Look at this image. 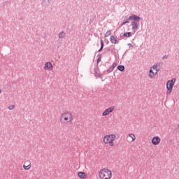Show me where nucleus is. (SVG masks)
Returning a JSON list of instances; mask_svg holds the SVG:
<instances>
[{"label":"nucleus","mask_w":179,"mask_h":179,"mask_svg":"<svg viewBox=\"0 0 179 179\" xmlns=\"http://www.w3.org/2000/svg\"><path fill=\"white\" fill-rule=\"evenodd\" d=\"M59 121L64 125H71L73 122V114L69 111L63 112L60 115Z\"/></svg>","instance_id":"obj_1"},{"label":"nucleus","mask_w":179,"mask_h":179,"mask_svg":"<svg viewBox=\"0 0 179 179\" xmlns=\"http://www.w3.org/2000/svg\"><path fill=\"white\" fill-rule=\"evenodd\" d=\"M98 176L99 179H113V171L107 168H103L99 171Z\"/></svg>","instance_id":"obj_2"},{"label":"nucleus","mask_w":179,"mask_h":179,"mask_svg":"<svg viewBox=\"0 0 179 179\" xmlns=\"http://www.w3.org/2000/svg\"><path fill=\"white\" fill-rule=\"evenodd\" d=\"M115 139H117L115 134H108L103 136V142L105 145L113 147L115 145Z\"/></svg>","instance_id":"obj_3"},{"label":"nucleus","mask_w":179,"mask_h":179,"mask_svg":"<svg viewBox=\"0 0 179 179\" xmlns=\"http://www.w3.org/2000/svg\"><path fill=\"white\" fill-rule=\"evenodd\" d=\"M174 83H176V78L167 81L166 83V94H170L173 91V87H174Z\"/></svg>","instance_id":"obj_4"},{"label":"nucleus","mask_w":179,"mask_h":179,"mask_svg":"<svg viewBox=\"0 0 179 179\" xmlns=\"http://www.w3.org/2000/svg\"><path fill=\"white\" fill-rule=\"evenodd\" d=\"M157 72H159V70H157V66L154 65L150 69L149 78H150V79H153L155 76L157 75Z\"/></svg>","instance_id":"obj_5"},{"label":"nucleus","mask_w":179,"mask_h":179,"mask_svg":"<svg viewBox=\"0 0 179 179\" xmlns=\"http://www.w3.org/2000/svg\"><path fill=\"white\" fill-rule=\"evenodd\" d=\"M43 69L44 71H52V69H54V66H52L51 62H47L43 66Z\"/></svg>","instance_id":"obj_6"},{"label":"nucleus","mask_w":179,"mask_h":179,"mask_svg":"<svg viewBox=\"0 0 179 179\" xmlns=\"http://www.w3.org/2000/svg\"><path fill=\"white\" fill-rule=\"evenodd\" d=\"M162 142V138L159 137L158 136H154L151 140V143L154 145H160V143Z\"/></svg>","instance_id":"obj_7"},{"label":"nucleus","mask_w":179,"mask_h":179,"mask_svg":"<svg viewBox=\"0 0 179 179\" xmlns=\"http://www.w3.org/2000/svg\"><path fill=\"white\" fill-rule=\"evenodd\" d=\"M115 108L114 106L108 108L107 109L105 110V111H103L102 113V117H106L107 115H108L109 114H110V113H113V111H114Z\"/></svg>","instance_id":"obj_8"},{"label":"nucleus","mask_w":179,"mask_h":179,"mask_svg":"<svg viewBox=\"0 0 179 179\" xmlns=\"http://www.w3.org/2000/svg\"><path fill=\"white\" fill-rule=\"evenodd\" d=\"M77 176L78 177V178H80V179L87 178V175L86 174V173L82 172V171L78 172Z\"/></svg>","instance_id":"obj_9"},{"label":"nucleus","mask_w":179,"mask_h":179,"mask_svg":"<svg viewBox=\"0 0 179 179\" xmlns=\"http://www.w3.org/2000/svg\"><path fill=\"white\" fill-rule=\"evenodd\" d=\"M129 20H136L137 22H139V20H141V17H139L135 15H133L129 17Z\"/></svg>","instance_id":"obj_10"},{"label":"nucleus","mask_w":179,"mask_h":179,"mask_svg":"<svg viewBox=\"0 0 179 179\" xmlns=\"http://www.w3.org/2000/svg\"><path fill=\"white\" fill-rule=\"evenodd\" d=\"M110 41L112 44H118V41H117V38L114 36H110Z\"/></svg>","instance_id":"obj_11"},{"label":"nucleus","mask_w":179,"mask_h":179,"mask_svg":"<svg viewBox=\"0 0 179 179\" xmlns=\"http://www.w3.org/2000/svg\"><path fill=\"white\" fill-rule=\"evenodd\" d=\"M129 138H130V142H134L136 139V136H135V134H129Z\"/></svg>","instance_id":"obj_12"},{"label":"nucleus","mask_w":179,"mask_h":179,"mask_svg":"<svg viewBox=\"0 0 179 179\" xmlns=\"http://www.w3.org/2000/svg\"><path fill=\"white\" fill-rule=\"evenodd\" d=\"M23 168L24 170H30V169H31V164H25L23 165Z\"/></svg>","instance_id":"obj_13"},{"label":"nucleus","mask_w":179,"mask_h":179,"mask_svg":"<svg viewBox=\"0 0 179 179\" xmlns=\"http://www.w3.org/2000/svg\"><path fill=\"white\" fill-rule=\"evenodd\" d=\"M132 30H136L138 29V24L136 22H131Z\"/></svg>","instance_id":"obj_14"},{"label":"nucleus","mask_w":179,"mask_h":179,"mask_svg":"<svg viewBox=\"0 0 179 179\" xmlns=\"http://www.w3.org/2000/svg\"><path fill=\"white\" fill-rule=\"evenodd\" d=\"M117 69L118 71H120V72H124V71L125 70V67L122 65H120L117 66Z\"/></svg>","instance_id":"obj_15"},{"label":"nucleus","mask_w":179,"mask_h":179,"mask_svg":"<svg viewBox=\"0 0 179 179\" xmlns=\"http://www.w3.org/2000/svg\"><path fill=\"white\" fill-rule=\"evenodd\" d=\"M124 37H132V34L131 32H127L124 34Z\"/></svg>","instance_id":"obj_16"},{"label":"nucleus","mask_w":179,"mask_h":179,"mask_svg":"<svg viewBox=\"0 0 179 179\" xmlns=\"http://www.w3.org/2000/svg\"><path fill=\"white\" fill-rule=\"evenodd\" d=\"M64 37H65V32H64V31L60 32L59 34V38H64Z\"/></svg>","instance_id":"obj_17"},{"label":"nucleus","mask_w":179,"mask_h":179,"mask_svg":"<svg viewBox=\"0 0 179 179\" xmlns=\"http://www.w3.org/2000/svg\"><path fill=\"white\" fill-rule=\"evenodd\" d=\"M110 36H111V31H107L105 34V36L110 37Z\"/></svg>","instance_id":"obj_18"},{"label":"nucleus","mask_w":179,"mask_h":179,"mask_svg":"<svg viewBox=\"0 0 179 179\" xmlns=\"http://www.w3.org/2000/svg\"><path fill=\"white\" fill-rule=\"evenodd\" d=\"M104 47V43H103V41L101 42V48L99 49V52L103 50V48Z\"/></svg>","instance_id":"obj_19"},{"label":"nucleus","mask_w":179,"mask_h":179,"mask_svg":"<svg viewBox=\"0 0 179 179\" xmlns=\"http://www.w3.org/2000/svg\"><path fill=\"white\" fill-rule=\"evenodd\" d=\"M15 108V106H8V110H13Z\"/></svg>","instance_id":"obj_20"},{"label":"nucleus","mask_w":179,"mask_h":179,"mask_svg":"<svg viewBox=\"0 0 179 179\" xmlns=\"http://www.w3.org/2000/svg\"><path fill=\"white\" fill-rule=\"evenodd\" d=\"M127 23H129V21H126V22H122V26L127 24Z\"/></svg>","instance_id":"obj_21"},{"label":"nucleus","mask_w":179,"mask_h":179,"mask_svg":"<svg viewBox=\"0 0 179 179\" xmlns=\"http://www.w3.org/2000/svg\"><path fill=\"white\" fill-rule=\"evenodd\" d=\"M95 76H96V78H101V76H100V74L99 73H96Z\"/></svg>","instance_id":"obj_22"},{"label":"nucleus","mask_w":179,"mask_h":179,"mask_svg":"<svg viewBox=\"0 0 179 179\" xmlns=\"http://www.w3.org/2000/svg\"><path fill=\"white\" fill-rule=\"evenodd\" d=\"M115 66H117V63H114V64H113V68H115Z\"/></svg>","instance_id":"obj_23"},{"label":"nucleus","mask_w":179,"mask_h":179,"mask_svg":"<svg viewBox=\"0 0 179 179\" xmlns=\"http://www.w3.org/2000/svg\"><path fill=\"white\" fill-rule=\"evenodd\" d=\"M101 59H97V62H100Z\"/></svg>","instance_id":"obj_24"},{"label":"nucleus","mask_w":179,"mask_h":179,"mask_svg":"<svg viewBox=\"0 0 179 179\" xmlns=\"http://www.w3.org/2000/svg\"><path fill=\"white\" fill-rule=\"evenodd\" d=\"M0 93H1V90H0Z\"/></svg>","instance_id":"obj_25"}]
</instances>
